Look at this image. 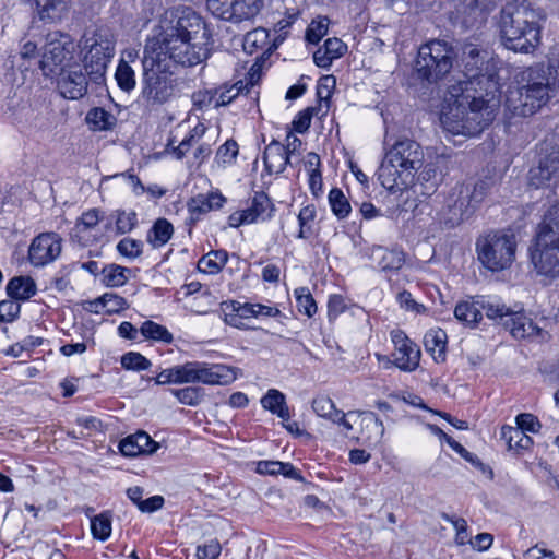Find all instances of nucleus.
Here are the masks:
<instances>
[{
  "label": "nucleus",
  "mask_w": 559,
  "mask_h": 559,
  "mask_svg": "<svg viewBox=\"0 0 559 559\" xmlns=\"http://www.w3.org/2000/svg\"><path fill=\"white\" fill-rule=\"evenodd\" d=\"M423 170L419 173L418 176H416V182H420V185L425 188V191L423 193L425 194H432L440 182L439 171L438 167L432 164H426L423 165Z\"/></svg>",
  "instance_id": "obj_42"
},
{
  "label": "nucleus",
  "mask_w": 559,
  "mask_h": 559,
  "mask_svg": "<svg viewBox=\"0 0 559 559\" xmlns=\"http://www.w3.org/2000/svg\"><path fill=\"white\" fill-rule=\"evenodd\" d=\"M104 311L111 314L118 313L119 311L126 309L128 307L127 300L115 294V293H105L102 296Z\"/></svg>",
  "instance_id": "obj_56"
},
{
  "label": "nucleus",
  "mask_w": 559,
  "mask_h": 559,
  "mask_svg": "<svg viewBox=\"0 0 559 559\" xmlns=\"http://www.w3.org/2000/svg\"><path fill=\"white\" fill-rule=\"evenodd\" d=\"M188 211H189V218L187 223L192 227L203 214L211 211V205L206 203L205 197L202 194H199L195 198H192L188 202Z\"/></svg>",
  "instance_id": "obj_49"
},
{
  "label": "nucleus",
  "mask_w": 559,
  "mask_h": 559,
  "mask_svg": "<svg viewBox=\"0 0 559 559\" xmlns=\"http://www.w3.org/2000/svg\"><path fill=\"white\" fill-rule=\"evenodd\" d=\"M371 260L381 271H397L405 263L402 251L384 247L373 248L371 251Z\"/></svg>",
  "instance_id": "obj_25"
},
{
  "label": "nucleus",
  "mask_w": 559,
  "mask_h": 559,
  "mask_svg": "<svg viewBox=\"0 0 559 559\" xmlns=\"http://www.w3.org/2000/svg\"><path fill=\"white\" fill-rule=\"evenodd\" d=\"M115 79L119 88L126 93H130L135 87V72L128 61L123 59L119 60L115 72Z\"/></svg>",
  "instance_id": "obj_40"
},
{
  "label": "nucleus",
  "mask_w": 559,
  "mask_h": 559,
  "mask_svg": "<svg viewBox=\"0 0 559 559\" xmlns=\"http://www.w3.org/2000/svg\"><path fill=\"white\" fill-rule=\"evenodd\" d=\"M174 234V227L166 218H158L147 233V242L159 248L168 242Z\"/></svg>",
  "instance_id": "obj_35"
},
{
  "label": "nucleus",
  "mask_w": 559,
  "mask_h": 559,
  "mask_svg": "<svg viewBox=\"0 0 559 559\" xmlns=\"http://www.w3.org/2000/svg\"><path fill=\"white\" fill-rule=\"evenodd\" d=\"M238 144L235 140H227L216 152L218 164H231L238 155Z\"/></svg>",
  "instance_id": "obj_55"
},
{
  "label": "nucleus",
  "mask_w": 559,
  "mask_h": 559,
  "mask_svg": "<svg viewBox=\"0 0 559 559\" xmlns=\"http://www.w3.org/2000/svg\"><path fill=\"white\" fill-rule=\"evenodd\" d=\"M151 361L142 354L129 352L122 355L121 366L127 370L142 371L151 367Z\"/></svg>",
  "instance_id": "obj_52"
},
{
  "label": "nucleus",
  "mask_w": 559,
  "mask_h": 559,
  "mask_svg": "<svg viewBox=\"0 0 559 559\" xmlns=\"http://www.w3.org/2000/svg\"><path fill=\"white\" fill-rule=\"evenodd\" d=\"M437 431L444 438L447 443L456 452L459 453L464 460L472 463L475 467L479 469H484L485 465L483 462L475 455L474 453L467 451L460 442L444 433L440 428H436Z\"/></svg>",
  "instance_id": "obj_50"
},
{
  "label": "nucleus",
  "mask_w": 559,
  "mask_h": 559,
  "mask_svg": "<svg viewBox=\"0 0 559 559\" xmlns=\"http://www.w3.org/2000/svg\"><path fill=\"white\" fill-rule=\"evenodd\" d=\"M227 3V12L215 16L234 23L254 17L263 7V0H229Z\"/></svg>",
  "instance_id": "obj_20"
},
{
  "label": "nucleus",
  "mask_w": 559,
  "mask_h": 559,
  "mask_svg": "<svg viewBox=\"0 0 559 559\" xmlns=\"http://www.w3.org/2000/svg\"><path fill=\"white\" fill-rule=\"evenodd\" d=\"M241 92H243V81L239 80L235 84L228 86L223 85L215 90V95L212 99L215 100V107L227 106L230 104Z\"/></svg>",
  "instance_id": "obj_44"
},
{
  "label": "nucleus",
  "mask_w": 559,
  "mask_h": 559,
  "mask_svg": "<svg viewBox=\"0 0 559 559\" xmlns=\"http://www.w3.org/2000/svg\"><path fill=\"white\" fill-rule=\"evenodd\" d=\"M528 255L538 275L548 280L559 277V245L532 238Z\"/></svg>",
  "instance_id": "obj_14"
},
{
  "label": "nucleus",
  "mask_w": 559,
  "mask_h": 559,
  "mask_svg": "<svg viewBox=\"0 0 559 559\" xmlns=\"http://www.w3.org/2000/svg\"><path fill=\"white\" fill-rule=\"evenodd\" d=\"M91 532L95 539L105 542L111 534V514L102 512L91 518Z\"/></svg>",
  "instance_id": "obj_41"
},
{
  "label": "nucleus",
  "mask_w": 559,
  "mask_h": 559,
  "mask_svg": "<svg viewBox=\"0 0 559 559\" xmlns=\"http://www.w3.org/2000/svg\"><path fill=\"white\" fill-rule=\"evenodd\" d=\"M171 394L175 395L181 404L197 406L203 399V390L198 386H186L182 389H173Z\"/></svg>",
  "instance_id": "obj_48"
},
{
  "label": "nucleus",
  "mask_w": 559,
  "mask_h": 559,
  "mask_svg": "<svg viewBox=\"0 0 559 559\" xmlns=\"http://www.w3.org/2000/svg\"><path fill=\"white\" fill-rule=\"evenodd\" d=\"M62 238L59 234L49 231L36 236L28 249V260L36 266H45L53 262L61 253Z\"/></svg>",
  "instance_id": "obj_16"
},
{
  "label": "nucleus",
  "mask_w": 559,
  "mask_h": 559,
  "mask_svg": "<svg viewBox=\"0 0 559 559\" xmlns=\"http://www.w3.org/2000/svg\"><path fill=\"white\" fill-rule=\"evenodd\" d=\"M254 304H241L236 300L222 304V311L224 313V320L227 324L242 329L245 326L242 320L251 317H255Z\"/></svg>",
  "instance_id": "obj_24"
},
{
  "label": "nucleus",
  "mask_w": 559,
  "mask_h": 559,
  "mask_svg": "<svg viewBox=\"0 0 559 559\" xmlns=\"http://www.w3.org/2000/svg\"><path fill=\"white\" fill-rule=\"evenodd\" d=\"M269 46V32L263 27L254 28L248 32L243 38V50L252 55L259 49H264Z\"/></svg>",
  "instance_id": "obj_38"
},
{
  "label": "nucleus",
  "mask_w": 559,
  "mask_h": 559,
  "mask_svg": "<svg viewBox=\"0 0 559 559\" xmlns=\"http://www.w3.org/2000/svg\"><path fill=\"white\" fill-rule=\"evenodd\" d=\"M460 2L465 11H469V13L478 11L481 16H485L496 5V0H460Z\"/></svg>",
  "instance_id": "obj_58"
},
{
  "label": "nucleus",
  "mask_w": 559,
  "mask_h": 559,
  "mask_svg": "<svg viewBox=\"0 0 559 559\" xmlns=\"http://www.w3.org/2000/svg\"><path fill=\"white\" fill-rule=\"evenodd\" d=\"M296 305L300 313L311 318L317 312V304L307 287L295 290Z\"/></svg>",
  "instance_id": "obj_47"
},
{
  "label": "nucleus",
  "mask_w": 559,
  "mask_h": 559,
  "mask_svg": "<svg viewBox=\"0 0 559 559\" xmlns=\"http://www.w3.org/2000/svg\"><path fill=\"white\" fill-rule=\"evenodd\" d=\"M140 332L147 340L163 342L166 344H170L174 341L173 334L167 330L166 326L151 320L144 321L142 323Z\"/></svg>",
  "instance_id": "obj_39"
},
{
  "label": "nucleus",
  "mask_w": 559,
  "mask_h": 559,
  "mask_svg": "<svg viewBox=\"0 0 559 559\" xmlns=\"http://www.w3.org/2000/svg\"><path fill=\"white\" fill-rule=\"evenodd\" d=\"M516 87L509 91L506 105L513 115L530 117L544 107L559 88V56L536 63L515 75Z\"/></svg>",
  "instance_id": "obj_2"
},
{
  "label": "nucleus",
  "mask_w": 559,
  "mask_h": 559,
  "mask_svg": "<svg viewBox=\"0 0 559 559\" xmlns=\"http://www.w3.org/2000/svg\"><path fill=\"white\" fill-rule=\"evenodd\" d=\"M475 246L481 265L491 272H500L514 262L518 239L511 228L497 229L479 236Z\"/></svg>",
  "instance_id": "obj_8"
},
{
  "label": "nucleus",
  "mask_w": 559,
  "mask_h": 559,
  "mask_svg": "<svg viewBox=\"0 0 559 559\" xmlns=\"http://www.w3.org/2000/svg\"><path fill=\"white\" fill-rule=\"evenodd\" d=\"M480 311L485 312L486 317L490 320L497 321L504 326L506 319L512 313V310L500 301L485 300L479 301Z\"/></svg>",
  "instance_id": "obj_37"
},
{
  "label": "nucleus",
  "mask_w": 559,
  "mask_h": 559,
  "mask_svg": "<svg viewBox=\"0 0 559 559\" xmlns=\"http://www.w3.org/2000/svg\"><path fill=\"white\" fill-rule=\"evenodd\" d=\"M227 261L228 253L226 250H212L199 260L198 269L204 273L217 274L223 270Z\"/></svg>",
  "instance_id": "obj_32"
},
{
  "label": "nucleus",
  "mask_w": 559,
  "mask_h": 559,
  "mask_svg": "<svg viewBox=\"0 0 559 559\" xmlns=\"http://www.w3.org/2000/svg\"><path fill=\"white\" fill-rule=\"evenodd\" d=\"M329 203L332 212L340 218L343 219L350 213V204L343 191L338 188L331 189L329 193Z\"/></svg>",
  "instance_id": "obj_45"
},
{
  "label": "nucleus",
  "mask_w": 559,
  "mask_h": 559,
  "mask_svg": "<svg viewBox=\"0 0 559 559\" xmlns=\"http://www.w3.org/2000/svg\"><path fill=\"white\" fill-rule=\"evenodd\" d=\"M464 64V76L466 80H471L486 71V59H469L462 58Z\"/></svg>",
  "instance_id": "obj_59"
},
{
  "label": "nucleus",
  "mask_w": 559,
  "mask_h": 559,
  "mask_svg": "<svg viewBox=\"0 0 559 559\" xmlns=\"http://www.w3.org/2000/svg\"><path fill=\"white\" fill-rule=\"evenodd\" d=\"M75 44L69 34L51 32L47 35V41L43 57L39 61L44 75L56 74L61 68H67L66 62L73 59Z\"/></svg>",
  "instance_id": "obj_11"
},
{
  "label": "nucleus",
  "mask_w": 559,
  "mask_h": 559,
  "mask_svg": "<svg viewBox=\"0 0 559 559\" xmlns=\"http://www.w3.org/2000/svg\"><path fill=\"white\" fill-rule=\"evenodd\" d=\"M504 329L510 332L515 340H544L546 332L539 328L524 311H512L506 319Z\"/></svg>",
  "instance_id": "obj_18"
},
{
  "label": "nucleus",
  "mask_w": 559,
  "mask_h": 559,
  "mask_svg": "<svg viewBox=\"0 0 559 559\" xmlns=\"http://www.w3.org/2000/svg\"><path fill=\"white\" fill-rule=\"evenodd\" d=\"M263 162L265 170L270 175H278L285 170L286 166L290 162V157L288 156V152L285 148V145L281 144L276 140H273L264 150Z\"/></svg>",
  "instance_id": "obj_22"
},
{
  "label": "nucleus",
  "mask_w": 559,
  "mask_h": 559,
  "mask_svg": "<svg viewBox=\"0 0 559 559\" xmlns=\"http://www.w3.org/2000/svg\"><path fill=\"white\" fill-rule=\"evenodd\" d=\"M261 405L264 409L270 411L272 414L277 415L284 421L290 418L289 408L286 404L285 395L276 390L270 389L266 394L261 399Z\"/></svg>",
  "instance_id": "obj_28"
},
{
  "label": "nucleus",
  "mask_w": 559,
  "mask_h": 559,
  "mask_svg": "<svg viewBox=\"0 0 559 559\" xmlns=\"http://www.w3.org/2000/svg\"><path fill=\"white\" fill-rule=\"evenodd\" d=\"M516 428L523 429V432L530 431L536 433L539 431L542 425L536 416L530 413H523L516 416Z\"/></svg>",
  "instance_id": "obj_61"
},
{
  "label": "nucleus",
  "mask_w": 559,
  "mask_h": 559,
  "mask_svg": "<svg viewBox=\"0 0 559 559\" xmlns=\"http://www.w3.org/2000/svg\"><path fill=\"white\" fill-rule=\"evenodd\" d=\"M142 98L151 105H162L168 102L176 92L178 78L175 73V66L165 62L157 56H150L148 46L144 49L142 58Z\"/></svg>",
  "instance_id": "obj_7"
},
{
  "label": "nucleus",
  "mask_w": 559,
  "mask_h": 559,
  "mask_svg": "<svg viewBox=\"0 0 559 559\" xmlns=\"http://www.w3.org/2000/svg\"><path fill=\"white\" fill-rule=\"evenodd\" d=\"M455 318L468 326H476L483 319L479 301L464 300L459 302L454 309Z\"/></svg>",
  "instance_id": "obj_31"
},
{
  "label": "nucleus",
  "mask_w": 559,
  "mask_h": 559,
  "mask_svg": "<svg viewBox=\"0 0 559 559\" xmlns=\"http://www.w3.org/2000/svg\"><path fill=\"white\" fill-rule=\"evenodd\" d=\"M93 85L84 68L79 63L68 64L58 73L57 87L63 98L76 100L84 97Z\"/></svg>",
  "instance_id": "obj_15"
},
{
  "label": "nucleus",
  "mask_w": 559,
  "mask_h": 559,
  "mask_svg": "<svg viewBox=\"0 0 559 559\" xmlns=\"http://www.w3.org/2000/svg\"><path fill=\"white\" fill-rule=\"evenodd\" d=\"M537 225L559 230V203L550 205L544 212L542 219Z\"/></svg>",
  "instance_id": "obj_63"
},
{
  "label": "nucleus",
  "mask_w": 559,
  "mask_h": 559,
  "mask_svg": "<svg viewBox=\"0 0 559 559\" xmlns=\"http://www.w3.org/2000/svg\"><path fill=\"white\" fill-rule=\"evenodd\" d=\"M362 416V432L369 442L378 443L384 435L382 420L373 412H358Z\"/></svg>",
  "instance_id": "obj_33"
},
{
  "label": "nucleus",
  "mask_w": 559,
  "mask_h": 559,
  "mask_svg": "<svg viewBox=\"0 0 559 559\" xmlns=\"http://www.w3.org/2000/svg\"><path fill=\"white\" fill-rule=\"evenodd\" d=\"M441 518L451 523L453 525V527L455 528L456 531V535H455V543L460 546H463L467 543H469L471 538H469V535H468V532H467V522L465 519L463 518H456L454 515H450L448 513H441Z\"/></svg>",
  "instance_id": "obj_51"
},
{
  "label": "nucleus",
  "mask_w": 559,
  "mask_h": 559,
  "mask_svg": "<svg viewBox=\"0 0 559 559\" xmlns=\"http://www.w3.org/2000/svg\"><path fill=\"white\" fill-rule=\"evenodd\" d=\"M501 437L506 440L510 450H527L533 444L532 438L523 432V429L516 427H502Z\"/></svg>",
  "instance_id": "obj_34"
},
{
  "label": "nucleus",
  "mask_w": 559,
  "mask_h": 559,
  "mask_svg": "<svg viewBox=\"0 0 559 559\" xmlns=\"http://www.w3.org/2000/svg\"><path fill=\"white\" fill-rule=\"evenodd\" d=\"M128 267L118 264L105 265L102 271V283L107 287H120L128 281Z\"/></svg>",
  "instance_id": "obj_36"
},
{
  "label": "nucleus",
  "mask_w": 559,
  "mask_h": 559,
  "mask_svg": "<svg viewBox=\"0 0 559 559\" xmlns=\"http://www.w3.org/2000/svg\"><path fill=\"white\" fill-rule=\"evenodd\" d=\"M115 37L106 27L85 32L80 39L82 67L95 86H104L108 64L115 56Z\"/></svg>",
  "instance_id": "obj_6"
},
{
  "label": "nucleus",
  "mask_w": 559,
  "mask_h": 559,
  "mask_svg": "<svg viewBox=\"0 0 559 559\" xmlns=\"http://www.w3.org/2000/svg\"><path fill=\"white\" fill-rule=\"evenodd\" d=\"M197 383L207 385H226L236 380L237 376L233 367L204 361H197Z\"/></svg>",
  "instance_id": "obj_19"
},
{
  "label": "nucleus",
  "mask_w": 559,
  "mask_h": 559,
  "mask_svg": "<svg viewBox=\"0 0 559 559\" xmlns=\"http://www.w3.org/2000/svg\"><path fill=\"white\" fill-rule=\"evenodd\" d=\"M450 87H461L462 95L469 94L472 99L478 104L496 106L497 96L500 93L498 75L486 67V71L471 80L459 81L457 84Z\"/></svg>",
  "instance_id": "obj_13"
},
{
  "label": "nucleus",
  "mask_w": 559,
  "mask_h": 559,
  "mask_svg": "<svg viewBox=\"0 0 559 559\" xmlns=\"http://www.w3.org/2000/svg\"><path fill=\"white\" fill-rule=\"evenodd\" d=\"M391 340L394 344L393 364L402 371L411 372L419 366L420 349L401 330L391 332Z\"/></svg>",
  "instance_id": "obj_17"
},
{
  "label": "nucleus",
  "mask_w": 559,
  "mask_h": 559,
  "mask_svg": "<svg viewBox=\"0 0 559 559\" xmlns=\"http://www.w3.org/2000/svg\"><path fill=\"white\" fill-rule=\"evenodd\" d=\"M205 132V128L202 124L197 126L190 131L189 135L186 136L178 145H175V140L170 139L167 143V150L177 158L182 159L191 147L195 146Z\"/></svg>",
  "instance_id": "obj_30"
},
{
  "label": "nucleus",
  "mask_w": 559,
  "mask_h": 559,
  "mask_svg": "<svg viewBox=\"0 0 559 559\" xmlns=\"http://www.w3.org/2000/svg\"><path fill=\"white\" fill-rule=\"evenodd\" d=\"M329 19L326 16H318L313 20L306 31V40L309 44L317 45L328 34Z\"/></svg>",
  "instance_id": "obj_46"
},
{
  "label": "nucleus",
  "mask_w": 559,
  "mask_h": 559,
  "mask_svg": "<svg viewBox=\"0 0 559 559\" xmlns=\"http://www.w3.org/2000/svg\"><path fill=\"white\" fill-rule=\"evenodd\" d=\"M424 345L436 362L445 361L447 333L442 329L428 331L424 336Z\"/></svg>",
  "instance_id": "obj_26"
},
{
  "label": "nucleus",
  "mask_w": 559,
  "mask_h": 559,
  "mask_svg": "<svg viewBox=\"0 0 559 559\" xmlns=\"http://www.w3.org/2000/svg\"><path fill=\"white\" fill-rule=\"evenodd\" d=\"M313 114V107H308L299 111L293 120L294 130L298 133H305L310 128Z\"/></svg>",
  "instance_id": "obj_60"
},
{
  "label": "nucleus",
  "mask_w": 559,
  "mask_h": 559,
  "mask_svg": "<svg viewBox=\"0 0 559 559\" xmlns=\"http://www.w3.org/2000/svg\"><path fill=\"white\" fill-rule=\"evenodd\" d=\"M35 2L40 21L57 23L68 15L71 0H35Z\"/></svg>",
  "instance_id": "obj_23"
},
{
  "label": "nucleus",
  "mask_w": 559,
  "mask_h": 559,
  "mask_svg": "<svg viewBox=\"0 0 559 559\" xmlns=\"http://www.w3.org/2000/svg\"><path fill=\"white\" fill-rule=\"evenodd\" d=\"M274 205L270 197L263 192H255L251 205L246 209V213L250 214L249 217L253 218V223L260 221H266L272 217L274 212Z\"/></svg>",
  "instance_id": "obj_29"
},
{
  "label": "nucleus",
  "mask_w": 559,
  "mask_h": 559,
  "mask_svg": "<svg viewBox=\"0 0 559 559\" xmlns=\"http://www.w3.org/2000/svg\"><path fill=\"white\" fill-rule=\"evenodd\" d=\"M456 57L457 53L450 43L432 39L418 48L414 70L418 79L437 83L450 73Z\"/></svg>",
  "instance_id": "obj_9"
},
{
  "label": "nucleus",
  "mask_w": 559,
  "mask_h": 559,
  "mask_svg": "<svg viewBox=\"0 0 559 559\" xmlns=\"http://www.w3.org/2000/svg\"><path fill=\"white\" fill-rule=\"evenodd\" d=\"M36 292V284L29 276H15L7 285L8 295L15 300H28Z\"/></svg>",
  "instance_id": "obj_27"
},
{
  "label": "nucleus",
  "mask_w": 559,
  "mask_h": 559,
  "mask_svg": "<svg viewBox=\"0 0 559 559\" xmlns=\"http://www.w3.org/2000/svg\"><path fill=\"white\" fill-rule=\"evenodd\" d=\"M222 547L218 542L211 540L197 549L199 559H216L221 554Z\"/></svg>",
  "instance_id": "obj_64"
},
{
  "label": "nucleus",
  "mask_w": 559,
  "mask_h": 559,
  "mask_svg": "<svg viewBox=\"0 0 559 559\" xmlns=\"http://www.w3.org/2000/svg\"><path fill=\"white\" fill-rule=\"evenodd\" d=\"M86 121L98 130H109L116 123V118L104 108H92L86 115Z\"/></svg>",
  "instance_id": "obj_43"
},
{
  "label": "nucleus",
  "mask_w": 559,
  "mask_h": 559,
  "mask_svg": "<svg viewBox=\"0 0 559 559\" xmlns=\"http://www.w3.org/2000/svg\"><path fill=\"white\" fill-rule=\"evenodd\" d=\"M501 39L506 48L530 53L540 41L538 14L525 1L507 3L499 20Z\"/></svg>",
  "instance_id": "obj_4"
},
{
  "label": "nucleus",
  "mask_w": 559,
  "mask_h": 559,
  "mask_svg": "<svg viewBox=\"0 0 559 559\" xmlns=\"http://www.w3.org/2000/svg\"><path fill=\"white\" fill-rule=\"evenodd\" d=\"M537 165L528 171L535 189L559 185V135L549 134L537 145Z\"/></svg>",
  "instance_id": "obj_10"
},
{
  "label": "nucleus",
  "mask_w": 559,
  "mask_h": 559,
  "mask_svg": "<svg viewBox=\"0 0 559 559\" xmlns=\"http://www.w3.org/2000/svg\"><path fill=\"white\" fill-rule=\"evenodd\" d=\"M138 224L136 213L118 211L116 218V230L117 234L123 235L130 233Z\"/></svg>",
  "instance_id": "obj_54"
},
{
  "label": "nucleus",
  "mask_w": 559,
  "mask_h": 559,
  "mask_svg": "<svg viewBox=\"0 0 559 559\" xmlns=\"http://www.w3.org/2000/svg\"><path fill=\"white\" fill-rule=\"evenodd\" d=\"M469 193L468 183H457L449 192L443 207L444 223L448 227L460 225L475 212L477 206Z\"/></svg>",
  "instance_id": "obj_12"
},
{
  "label": "nucleus",
  "mask_w": 559,
  "mask_h": 559,
  "mask_svg": "<svg viewBox=\"0 0 559 559\" xmlns=\"http://www.w3.org/2000/svg\"><path fill=\"white\" fill-rule=\"evenodd\" d=\"M158 28L150 56L164 58L175 68L192 67L207 58L210 36L202 17L193 10L166 11Z\"/></svg>",
  "instance_id": "obj_1"
},
{
  "label": "nucleus",
  "mask_w": 559,
  "mask_h": 559,
  "mask_svg": "<svg viewBox=\"0 0 559 559\" xmlns=\"http://www.w3.org/2000/svg\"><path fill=\"white\" fill-rule=\"evenodd\" d=\"M312 408L318 416L328 418L335 409V404L328 396H318L312 401Z\"/></svg>",
  "instance_id": "obj_62"
},
{
  "label": "nucleus",
  "mask_w": 559,
  "mask_h": 559,
  "mask_svg": "<svg viewBox=\"0 0 559 559\" xmlns=\"http://www.w3.org/2000/svg\"><path fill=\"white\" fill-rule=\"evenodd\" d=\"M175 367L177 372L176 376L178 384L197 383V360L187 361L182 365H177Z\"/></svg>",
  "instance_id": "obj_57"
},
{
  "label": "nucleus",
  "mask_w": 559,
  "mask_h": 559,
  "mask_svg": "<svg viewBox=\"0 0 559 559\" xmlns=\"http://www.w3.org/2000/svg\"><path fill=\"white\" fill-rule=\"evenodd\" d=\"M449 110L441 114V123L448 132L466 136L480 134L492 120L493 105L478 104L461 87H449Z\"/></svg>",
  "instance_id": "obj_5"
},
{
  "label": "nucleus",
  "mask_w": 559,
  "mask_h": 559,
  "mask_svg": "<svg viewBox=\"0 0 559 559\" xmlns=\"http://www.w3.org/2000/svg\"><path fill=\"white\" fill-rule=\"evenodd\" d=\"M424 151L411 139L399 140L386 152L378 169V180L391 192L404 191L416 183V175L424 165Z\"/></svg>",
  "instance_id": "obj_3"
},
{
  "label": "nucleus",
  "mask_w": 559,
  "mask_h": 559,
  "mask_svg": "<svg viewBox=\"0 0 559 559\" xmlns=\"http://www.w3.org/2000/svg\"><path fill=\"white\" fill-rule=\"evenodd\" d=\"M143 242L130 237L121 239L117 245V251L129 259H135L142 254Z\"/></svg>",
  "instance_id": "obj_53"
},
{
  "label": "nucleus",
  "mask_w": 559,
  "mask_h": 559,
  "mask_svg": "<svg viewBox=\"0 0 559 559\" xmlns=\"http://www.w3.org/2000/svg\"><path fill=\"white\" fill-rule=\"evenodd\" d=\"M159 444L154 441L145 431H138L119 442V450L122 455L134 457L141 454H153Z\"/></svg>",
  "instance_id": "obj_21"
}]
</instances>
